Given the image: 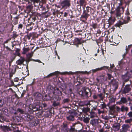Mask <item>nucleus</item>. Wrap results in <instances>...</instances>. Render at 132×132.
<instances>
[{"label": "nucleus", "instance_id": "nucleus-62", "mask_svg": "<svg viewBox=\"0 0 132 132\" xmlns=\"http://www.w3.org/2000/svg\"><path fill=\"white\" fill-rule=\"evenodd\" d=\"M43 63V65H44V63Z\"/></svg>", "mask_w": 132, "mask_h": 132}, {"label": "nucleus", "instance_id": "nucleus-10", "mask_svg": "<svg viewBox=\"0 0 132 132\" xmlns=\"http://www.w3.org/2000/svg\"><path fill=\"white\" fill-rule=\"evenodd\" d=\"M131 89L130 88L129 86V85H126L124 88L123 92L125 93H127L130 91Z\"/></svg>", "mask_w": 132, "mask_h": 132}, {"label": "nucleus", "instance_id": "nucleus-50", "mask_svg": "<svg viewBox=\"0 0 132 132\" xmlns=\"http://www.w3.org/2000/svg\"><path fill=\"white\" fill-rule=\"evenodd\" d=\"M95 116L94 115H92L90 116V118H93Z\"/></svg>", "mask_w": 132, "mask_h": 132}, {"label": "nucleus", "instance_id": "nucleus-6", "mask_svg": "<svg viewBox=\"0 0 132 132\" xmlns=\"http://www.w3.org/2000/svg\"><path fill=\"white\" fill-rule=\"evenodd\" d=\"M25 61V59L24 57H20V59L16 61V63L18 65H21L23 64V62Z\"/></svg>", "mask_w": 132, "mask_h": 132}, {"label": "nucleus", "instance_id": "nucleus-14", "mask_svg": "<svg viewBox=\"0 0 132 132\" xmlns=\"http://www.w3.org/2000/svg\"><path fill=\"white\" fill-rule=\"evenodd\" d=\"M34 53V52L32 51L31 53H29L26 55L28 59H30L31 58L32 56Z\"/></svg>", "mask_w": 132, "mask_h": 132}, {"label": "nucleus", "instance_id": "nucleus-55", "mask_svg": "<svg viewBox=\"0 0 132 132\" xmlns=\"http://www.w3.org/2000/svg\"><path fill=\"white\" fill-rule=\"evenodd\" d=\"M57 56H58V58L59 59H60V57L58 56V55L57 54Z\"/></svg>", "mask_w": 132, "mask_h": 132}, {"label": "nucleus", "instance_id": "nucleus-44", "mask_svg": "<svg viewBox=\"0 0 132 132\" xmlns=\"http://www.w3.org/2000/svg\"><path fill=\"white\" fill-rule=\"evenodd\" d=\"M104 130L103 128H102L99 130V132H103Z\"/></svg>", "mask_w": 132, "mask_h": 132}, {"label": "nucleus", "instance_id": "nucleus-48", "mask_svg": "<svg viewBox=\"0 0 132 132\" xmlns=\"http://www.w3.org/2000/svg\"><path fill=\"white\" fill-rule=\"evenodd\" d=\"M76 39L77 41L78 42H80V39H79V38H76Z\"/></svg>", "mask_w": 132, "mask_h": 132}, {"label": "nucleus", "instance_id": "nucleus-34", "mask_svg": "<svg viewBox=\"0 0 132 132\" xmlns=\"http://www.w3.org/2000/svg\"><path fill=\"white\" fill-rule=\"evenodd\" d=\"M30 26H31V25H27L26 29L27 30H32V28L31 27H30Z\"/></svg>", "mask_w": 132, "mask_h": 132}, {"label": "nucleus", "instance_id": "nucleus-53", "mask_svg": "<svg viewBox=\"0 0 132 132\" xmlns=\"http://www.w3.org/2000/svg\"><path fill=\"white\" fill-rule=\"evenodd\" d=\"M130 19V18L129 17H127V19L128 20H129Z\"/></svg>", "mask_w": 132, "mask_h": 132}, {"label": "nucleus", "instance_id": "nucleus-26", "mask_svg": "<svg viewBox=\"0 0 132 132\" xmlns=\"http://www.w3.org/2000/svg\"><path fill=\"white\" fill-rule=\"evenodd\" d=\"M121 102L123 103H125L127 102V101L126 98L123 97L121 98Z\"/></svg>", "mask_w": 132, "mask_h": 132}, {"label": "nucleus", "instance_id": "nucleus-52", "mask_svg": "<svg viewBox=\"0 0 132 132\" xmlns=\"http://www.w3.org/2000/svg\"><path fill=\"white\" fill-rule=\"evenodd\" d=\"M119 4V5L121 6L122 5V4L121 2H120V3Z\"/></svg>", "mask_w": 132, "mask_h": 132}, {"label": "nucleus", "instance_id": "nucleus-13", "mask_svg": "<svg viewBox=\"0 0 132 132\" xmlns=\"http://www.w3.org/2000/svg\"><path fill=\"white\" fill-rule=\"evenodd\" d=\"M89 16V15L86 12H84L83 14L81 16V18L85 19L86 20L88 17Z\"/></svg>", "mask_w": 132, "mask_h": 132}, {"label": "nucleus", "instance_id": "nucleus-49", "mask_svg": "<svg viewBox=\"0 0 132 132\" xmlns=\"http://www.w3.org/2000/svg\"><path fill=\"white\" fill-rule=\"evenodd\" d=\"M128 100L130 101H132V100L129 97H128Z\"/></svg>", "mask_w": 132, "mask_h": 132}, {"label": "nucleus", "instance_id": "nucleus-9", "mask_svg": "<svg viewBox=\"0 0 132 132\" xmlns=\"http://www.w3.org/2000/svg\"><path fill=\"white\" fill-rule=\"evenodd\" d=\"M90 123L93 126H96L98 123V121L97 119H93L91 120Z\"/></svg>", "mask_w": 132, "mask_h": 132}, {"label": "nucleus", "instance_id": "nucleus-45", "mask_svg": "<svg viewBox=\"0 0 132 132\" xmlns=\"http://www.w3.org/2000/svg\"><path fill=\"white\" fill-rule=\"evenodd\" d=\"M70 130L72 131H74L75 130L74 128H71L70 129Z\"/></svg>", "mask_w": 132, "mask_h": 132}, {"label": "nucleus", "instance_id": "nucleus-12", "mask_svg": "<svg viewBox=\"0 0 132 132\" xmlns=\"http://www.w3.org/2000/svg\"><path fill=\"white\" fill-rule=\"evenodd\" d=\"M97 94L98 98L99 99L98 101H100L101 100H102L104 97V95L102 93H100Z\"/></svg>", "mask_w": 132, "mask_h": 132}, {"label": "nucleus", "instance_id": "nucleus-41", "mask_svg": "<svg viewBox=\"0 0 132 132\" xmlns=\"http://www.w3.org/2000/svg\"><path fill=\"white\" fill-rule=\"evenodd\" d=\"M79 2L80 3V4L81 5H83L84 3V0H80Z\"/></svg>", "mask_w": 132, "mask_h": 132}, {"label": "nucleus", "instance_id": "nucleus-24", "mask_svg": "<svg viewBox=\"0 0 132 132\" xmlns=\"http://www.w3.org/2000/svg\"><path fill=\"white\" fill-rule=\"evenodd\" d=\"M29 48H24L23 49V54H25L26 52L29 51Z\"/></svg>", "mask_w": 132, "mask_h": 132}, {"label": "nucleus", "instance_id": "nucleus-8", "mask_svg": "<svg viewBox=\"0 0 132 132\" xmlns=\"http://www.w3.org/2000/svg\"><path fill=\"white\" fill-rule=\"evenodd\" d=\"M107 75L108 79L111 80L110 83L111 84H114L113 82L115 81V80L114 79L113 76L109 74H108Z\"/></svg>", "mask_w": 132, "mask_h": 132}, {"label": "nucleus", "instance_id": "nucleus-51", "mask_svg": "<svg viewBox=\"0 0 132 132\" xmlns=\"http://www.w3.org/2000/svg\"><path fill=\"white\" fill-rule=\"evenodd\" d=\"M22 27V25H19V28H21Z\"/></svg>", "mask_w": 132, "mask_h": 132}, {"label": "nucleus", "instance_id": "nucleus-25", "mask_svg": "<svg viewBox=\"0 0 132 132\" xmlns=\"http://www.w3.org/2000/svg\"><path fill=\"white\" fill-rule=\"evenodd\" d=\"M101 69H102L101 68H98L94 69H93L92 70V71L94 73L98 71H101Z\"/></svg>", "mask_w": 132, "mask_h": 132}, {"label": "nucleus", "instance_id": "nucleus-58", "mask_svg": "<svg viewBox=\"0 0 132 132\" xmlns=\"http://www.w3.org/2000/svg\"><path fill=\"white\" fill-rule=\"evenodd\" d=\"M24 0L26 1L29 2V0Z\"/></svg>", "mask_w": 132, "mask_h": 132}, {"label": "nucleus", "instance_id": "nucleus-32", "mask_svg": "<svg viewBox=\"0 0 132 132\" xmlns=\"http://www.w3.org/2000/svg\"><path fill=\"white\" fill-rule=\"evenodd\" d=\"M69 99L68 98H66L64 99L63 100V102L64 103H65L69 102Z\"/></svg>", "mask_w": 132, "mask_h": 132}, {"label": "nucleus", "instance_id": "nucleus-29", "mask_svg": "<svg viewBox=\"0 0 132 132\" xmlns=\"http://www.w3.org/2000/svg\"><path fill=\"white\" fill-rule=\"evenodd\" d=\"M126 22L125 21L121 19L120 21V23L118 25H122L123 24H126Z\"/></svg>", "mask_w": 132, "mask_h": 132}, {"label": "nucleus", "instance_id": "nucleus-20", "mask_svg": "<svg viewBox=\"0 0 132 132\" xmlns=\"http://www.w3.org/2000/svg\"><path fill=\"white\" fill-rule=\"evenodd\" d=\"M90 118H89L85 117L83 118V120L86 123H88L89 122Z\"/></svg>", "mask_w": 132, "mask_h": 132}, {"label": "nucleus", "instance_id": "nucleus-2", "mask_svg": "<svg viewBox=\"0 0 132 132\" xmlns=\"http://www.w3.org/2000/svg\"><path fill=\"white\" fill-rule=\"evenodd\" d=\"M74 74V73L73 72L71 71H70L69 72H65L62 73H61L60 72L58 71H56L53 73H50L49 75L48 76L50 77L51 76H52L54 75H57L58 74H61L62 75H65V74H68V75H73Z\"/></svg>", "mask_w": 132, "mask_h": 132}, {"label": "nucleus", "instance_id": "nucleus-61", "mask_svg": "<svg viewBox=\"0 0 132 132\" xmlns=\"http://www.w3.org/2000/svg\"><path fill=\"white\" fill-rule=\"evenodd\" d=\"M95 56H96L97 55V54H95Z\"/></svg>", "mask_w": 132, "mask_h": 132}, {"label": "nucleus", "instance_id": "nucleus-16", "mask_svg": "<svg viewBox=\"0 0 132 132\" xmlns=\"http://www.w3.org/2000/svg\"><path fill=\"white\" fill-rule=\"evenodd\" d=\"M41 96V94L39 92L36 93L34 95V96L37 99L38 98Z\"/></svg>", "mask_w": 132, "mask_h": 132}, {"label": "nucleus", "instance_id": "nucleus-27", "mask_svg": "<svg viewBox=\"0 0 132 132\" xmlns=\"http://www.w3.org/2000/svg\"><path fill=\"white\" fill-rule=\"evenodd\" d=\"M122 13V12H119L118 11V12H116V16L118 19H119V17L121 18Z\"/></svg>", "mask_w": 132, "mask_h": 132}, {"label": "nucleus", "instance_id": "nucleus-1", "mask_svg": "<svg viewBox=\"0 0 132 132\" xmlns=\"http://www.w3.org/2000/svg\"><path fill=\"white\" fill-rule=\"evenodd\" d=\"M82 94L84 98H87L91 95V93L88 88H85L82 92Z\"/></svg>", "mask_w": 132, "mask_h": 132}, {"label": "nucleus", "instance_id": "nucleus-15", "mask_svg": "<svg viewBox=\"0 0 132 132\" xmlns=\"http://www.w3.org/2000/svg\"><path fill=\"white\" fill-rule=\"evenodd\" d=\"M67 118L69 121H73L74 120V116L71 115L67 116Z\"/></svg>", "mask_w": 132, "mask_h": 132}, {"label": "nucleus", "instance_id": "nucleus-17", "mask_svg": "<svg viewBox=\"0 0 132 132\" xmlns=\"http://www.w3.org/2000/svg\"><path fill=\"white\" fill-rule=\"evenodd\" d=\"M117 12H123L124 11V9L122 7H118L117 9Z\"/></svg>", "mask_w": 132, "mask_h": 132}, {"label": "nucleus", "instance_id": "nucleus-54", "mask_svg": "<svg viewBox=\"0 0 132 132\" xmlns=\"http://www.w3.org/2000/svg\"><path fill=\"white\" fill-rule=\"evenodd\" d=\"M34 81H33V82L31 83V84H30V85H32L33 84H34Z\"/></svg>", "mask_w": 132, "mask_h": 132}, {"label": "nucleus", "instance_id": "nucleus-18", "mask_svg": "<svg viewBox=\"0 0 132 132\" xmlns=\"http://www.w3.org/2000/svg\"><path fill=\"white\" fill-rule=\"evenodd\" d=\"M116 106L115 105H113L109 107L110 110L112 111H116Z\"/></svg>", "mask_w": 132, "mask_h": 132}, {"label": "nucleus", "instance_id": "nucleus-46", "mask_svg": "<svg viewBox=\"0 0 132 132\" xmlns=\"http://www.w3.org/2000/svg\"><path fill=\"white\" fill-rule=\"evenodd\" d=\"M85 110H86V111L87 112H88L90 110V109L89 108H86Z\"/></svg>", "mask_w": 132, "mask_h": 132}, {"label": "nucleus", "instance_id": "nucleus-5", "mask_svg": "<svg viewBox=\"0 0 132 132\" xmlns=\"http://www.w3.org/2000/svg\"><path fill=\"white\" fill-rule=\"evenodd\" d=\"M130 77V75L128 72L125 75H122V78L124 80L125 82L123 83V85H124L125 83L128 81Z\"/></svg>", "mask_w": 132, "mask_h": 132}, {"label": "nucleus", "instance_id": "nucleus-39", "mask_svg": "<svg viewBox=\"0 0 132 132\" xmlns=\"http://www.w3.org/2000/svg\"><path fill=\"white\" fill-rule=\"evenodd\" d=\"M121 110V109L119 107L117 106L116 107V110L117 111H120Z\"/></svg>", "mask_w": 132, "mask_h": 132}, {"label": "nucleus", "instance_id": "nucleus-59", "mask_svg": "<svg viewBox=\"0 0 132 132\" xmlns=\"http://www.w3.org/2000/svg\"><path fill=\"white\" fill-rule=\"evenodd\" d=\"M118 27H120V25H118Z\"/></svg>", "mask_w": 132, "mask_h": 132}, {"label": "nucleus", "instance_id": "nucleus-3", "mask_svg": "<svg viewBox=\"0 0 132 132\" xmlns=\"http://www.w3.org/2000/svg\"><path fill=\"white\" fill-rule=\"evenodd\" d=\"M70 1L69 0H64L61 3V5L62 8H67L69 7L70 5Z\"/></svg>", "mask_w": 132, "mask_h": 132}, {"label": "nucleus", "instance_id": "nucleus-31", "mask_svg": "<svg viewBox=\"0 0 132 132\" xmlns=\"http://www.w3.org/2000/svg\"><path fill=\"white\" fill-rule=\"evenodd\" d=\"M132 121V119H130L126 120L125 122L126 123H130Z\"/></svg>", "mask_w": 132, "mask_h": 132}, {"label": "nucleus", "instance_id": "nucleus-28", "mask_svg": "<svg viewBox=\"0 0 132 132\" xmlns=\"http://www.w3.org/2000/svg\"><path fill=\"white\" fill-rule=\"evenodd\" d=\"M79 72L80 73H82V74H87L88 75L90 74L91 73L90 71L87 72L86 71H79Z\"/></svg>", "mask_w": 132, "mask_h": 132}, {"label": "nucleus", "instance_id": "nucleus-4", "mask_svg": "<svg viewBox=\"0 0 132 132\" xmlns=\"http://www.w3.org/2000/svg\"><path fill=\"white\" fill-rule=\"evenodd\" d=\"M130 127V126L129 125L127 124L123 125L121 132H127Z\"/></svg>", "mask_w": 132, "mask_h": 132}, {"label": "nucleus", "instance_id": "nucleus-57", "mask_svg": "<svg viewBox=\"0 0 132 132\" xmlns=\"http://www.w3.org/2000/svg\"><path fill=\"white\" fill-rule=\"evenodd\" d=\"M46 104H44V107H46Z\"/></svg>", "mask_w": 132, "mask_h": 132}, {"label": "nucleus", "instance_id": "nucleus-19", "mask_svg": "<svg viewBox=\"0 0 132 132\" xmlns=\"http://www.w3.org/2000/svg\"><path fill=\"white\" fill-rule=\"evenodd\" d=\"M115 21V19L114 18H112L111 17L109 18V24H113L114 22Z\"/></svg>", "mask_w": 132, "mask_h": 132}, {"label": "nucleus", "instance_id": "nucleus-40", "mask_svg": "<svg viewBox=\"0 0 132 132\" xmlns=\"http://www.w3.org/2000/svg\"><path fill=\"white\" fill-rule=\"evenodd\" d=\"M114 65L113 64H110V68L111 69H112L114 67Z\"/></svg>", "mask_w": 132, "mask_h": 132}, {"label": "nucleus", "instance_id": "nucleus-42", "mask_svg": "<svg viewBox=\"0 0 132 132\" xmlns=\"http://www.w3.org/2000/svg\"><path fill=\"white\" fill-rule=\"evenodd\" d=\"M33 61L38 62L39 63H42V62L40 60H33Z\"/></svg>", "mask_w": 132, "mask_h": 132}, {"label": "nucleus", "instance_id": "nucleus-11", "mask_svg": "<svg viewBox=\"0 0 132 132\" xmlns=\"http://www.w3.org/2000/svg\"><path fill=\"white\" fill-rule=\"evenodd\" d=\"M2 129L5 132H11V129L7 126H4L2 128Z\"/></svg>", "mask_w": 132, "mask_h": 132}, {"label": "nucleus", "instance_id": "nucleus-43", "mask_svg": "<svg viewBox=\"0 0 132 132\" xmlns=\"http://www.w3.org/2000/svg\"><path fill=\"white\" fill-rule=\"evenodd\" d=\"M3 105V102L1 100H0V106H2Z\"/></svg>", "mask_w": 132, "mask_h": 132}, {"label": "nucleus", "instance_id": "nucleus-37", "mask_svg": "<svg viewBox=\"0 0 132 132\" xmlns=\"http://www.w3.org/2000/svg\"><path fill=\"white\" fill-rule=\"evenodd\" d=\"M101 70L104 69L105 68L106 69H108L109 68V67H108L106 66H104L102 67H101Z\"/></svg>", "mask_w": 132, "mask_h": 132}, {"label": "nucleus", "instance_id": "nucleus-64", "mask_svg": "<svg viewBox=\"0 0 132 132\" xmlns=\"http://www.w3.org/2000/svg\"><path fill=\"white\" fill-rule=\"evenodd\" d=\"M131 132H132V130L131 131Z\"/></svg>", "mask_w": 132, "mask_h": 132}, {"label": "nucleus", "instance_id": "nucleus-56", "mask_svg": "<svg viewBox=\"0 0 132 132\" xmlns=\"http://www.w3.org/2000/svg\"><path fill=\"white\" fill-rule=\"evenodd\" d=\"M131 110H132V106L130 107Z\"/></svg>", "mask_w": 132, "mask_h": 132}, {"label": "nucleus", "instance_id": "nucleus-60", "mask_svg": "<svg viewBox=\"0 0 132 132\" xmlns=\"http://www.w3.org/2000/svg\"><path fill=\"white\" fill-rule=\"evenodd\" d=\"M69 90L70 91V92H71V89H69Z\"/></svg>", "mask_w": 132, "mask_h": 132}, {"label": "nucleus", "instance_id": "nucleus-21", "mask_svg": "<svg viewBox=\"0 0 132 132\" xmlns=\"http://www.w3.org/2000/svg\"><path fill=\"white\" fill-rule=\"evenodd\" d=\"M118 65L120 67H123V65L125 64V63L122 61L121 60L118 62Z\"/></svg>", "mask_w": 132, "mask_h": 132}, {"label": "nucleus", "instance_id": "nucleus-38", "mask_svg": "<svg viewBox=\"0 0 132 132\" xmlns=\"http://www.w3.org/2000/svg\"><path fill=\"white\" fill-rule=\"evenodd\" d=\"M127 115L129 117H132V112H129Z\"/></svg>", "mask_w": 132, "mask_h": 132}, {"label": "nucleus", "instance_id": "nucleus-7", "mask_svg": "<svg viewBox=\"0 0 132 132\" xmlns=\"http://www.w3.org/2000/svg\"><path fill=\"white\" fill-rule=\"evenodd\" d=\"M90 104V102L89 101H84L79 102V104L80 106H82L85 105H87Z\"/></svg>", "mask_w": 132, "mask_h": 132}, {"label": "nucleus", "instance_id": "nucleus-47", "mask_svg": "<svg viewBox=\"0 0 132 132\" xmlns=\"http://www.w3.org/2000/svg\"><path fill=\"white\" fill-rule=\"evenodd\" d=\"M67 14V13L66 12H65L64 13V16H66Z\"/></svg>", "mask_w": 132, "mask_h": 132}, {"label": "nucleus", "instance_id": "nucleus-23", "mask_svg": "<svg viewBox=\"0 0 132 132\" xmlns=\"http://www.w3.org/2000/svg\"><path fill=\"white\" fill-rule=\"evenodd\" d=\"M128 110V109L127 107H125L124 106H122L121 108V110L122 112H123L125 110L127 111Z\"/></svg>", "mask_w": 132, "mask_h": 132}, {"label": "nucleus", "instance_id": "nucleus-63", "mask_svg": "<svg viewBox=\"0 0 132 132\" xmlns=\"http://www.w3.org/2000/svg\"><path fill=\"white\" fill-rule=\"evenodd\" d=\"M14 60V59H13L11 61V62H12V61H13V60Z\"/></svg>", "mask_w": 132, "mask_h": 132}, {"label": "nucleus", "instance_id": "nucleus-36", "mask_svg": "<svg viewBox=\"0 0 132 132\" xmlns=\"http://www.w3.org/2000/svg\"><path fill=\"white\" fill-rule=\"evenodd\" d=\"M101 108L102 109H104V108H106V105L104 103L103 104H101Z\"/></svg>", "mask_w": 132, "mask_h": 132}, {"label": "nucleus", "instance_id": "nucleus-22", "mask_svg": "<svg viewBox=\"0 0 132 132\" xmlns=\"http://www.w3.org/2000/svg\"><path fill=\"white\" fill-rule=\"evenodd\" d=\"M113 128L116 131H118L119 129V126L118 125H114L113 126Z\"/></svg>", "mask_w": 132, "mask_h": 132}, {"label": "nucleus", "instance_id": "nucleus-30", "mask_svg": "<svg viewBox=\"0 0 132 132\" xmlns=\"http://www.w3.org/2000/svg\"><path fill=\"white\" fill-rule=\"evenodd\" d=\"M93 98L95 100H98V94L97 95L95 94L93 95Z\"/></svg>", "mask_w": 132, "mask_h": 132}, {"label": "nucleus", "instance_id": "nucleus-35", "mask_svg": "<svg viewBox=\"0 0 132 132\" xmlns=\"http://www.w3.org/2000/svg\"><path fill=\"white\" fill-rule=\"evenodd\" d=\"M17 111H18L20 112L21 114H23V110L20 108L18 109Z\"/></svg>", "mask_w": 132, "mask_h": 132}, {"label": "nucleus", "instance_id": "nucleus-33", "mask_svg": "<svg viewBox=\"0 0 132 132\" xmlns=\"http://www.w3.org/2000/svg\"><path fill=\"white\" fill-rule=\"evenodd\" d=\"M59 102L56 103V102H54L53 103V105L54 106H56L59 105Z\"/></svg>", "mask_w": 132, "mask_h": 132}]
</instances>
